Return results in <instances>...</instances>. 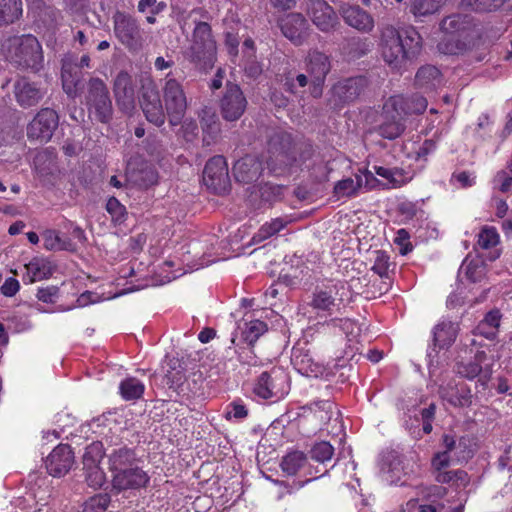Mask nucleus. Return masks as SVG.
I'll use <instances>...</instances> for the list:
<instances>
[{"label":"nucleus","mask_w":512,"mask_h":512,"mask_svg":"<svg viewBox=\"0 0 512 512\" xmlns=\"http://www.w3.org/2000/svg\"><path fill=\"white\" fill-rule=\"evenodd\" d=\"M333 407L334 404L330 400H321L311 403L308 409L320 424H327L332 418Z\"/></svg>","instance_id":"obj_37"},{"label":"nucleus","mask_w":512,"mask_h":512,"mask_svg":"<svg viewBox=\"0 0 512 512\" xmlns=\"http://www.w3.org/2000/svg\"><path fill=\"white\" fill-rule=\"evenodd\" d=\"M495 182L499 185L502 192H506L512 185V176L507 171H500L495 178Z\"/></svg>","instance_id":"obj_63"},{"label":"nucleus","mask_w":512,"mask_h":512,"mask_svg":"<svg viewBox=\"0 0 512 512\" xmlns=\"http://www.w3.org/2000/svg\"><path fill=\"white\" fill-rule=\"evenodd\" d=\"M247 328L243 331L244 341L252 346L258 338L267 331V324L260 320L250 321L245 324Z\"/></svg>","instance_id":"obj_42"},{"label":"nucleus","mask_w":512,"mask_h":512,"mask_svg":"<svg viewBox=\"0 0 512 512\" xmlns=\"http://www.w3.org/2000/svg\"><path fill=\"white\" fill-rule=\"evenodd\" d=\"M307 463V455L299 450L288 452L281 460L280 466L288 476H294Z\"/></svg>","instance_id":"obj_35"},{"label":"nucleus","mask_w":512,"mask_h":512,"mask_svg":"<svg viewBox=\"0 0 512 512\" xmlns=\"http://www.w3.org/2000/svg\"><path fill=\"white\" fill-rule=\"evenodd\" d=\"M500 242L499 234L493 226H484L478 233L476 248L488 250L496 247Z\"/></svg>","instance_id":"obj_41"},{"label":"nucleus","mask_w":512,"mask_h":512,"mask_svg":"<svg viewBox=\"0 0 512 512\" xmlns=\"http://www.w3.org/2000/svg\"><path fill=\"white\" fill-rule=\"evenodd\" d=\"M21 14L20 0H0V26L13 23Z\"/></svg>","instance_id":"obj_36"},{"label":"nucleus","mask_w":512,"mask_h":512,"mask_svg":"<svg viewBox=\"0 0 512 512\" xmlns=\"http://www.w3.org/2000/svg\"><path fill=\"white\" fill-rule=\"evenodd\" d=\"M379 47L384 61L400 68L420 52L421 36L413 27L396 29L388 25L381 29Z\"/></svg>","instance_id":"obj_1"},{"label":"nucleus","mask_w":512,"mask_h":512,"mask_svg":"<svg viewBox=\"0 0 512 512\" xmlns=\"http://www.w3.org/2000/svg\"><path fill=\"white\" fill-rule=\"evenodd\" d=\"M150 482L148 473L139 463L112 473V492L119 494L127 490L146 488Z\"/></svg>","instance_id":"obj_11"},{"label":"nucleus","mask_w":512,"mask_h":512,"mask_svg":"<svg viewBox=\"0 0 512 512\" xmlns=\"http://www.w3.org/2000/svg\"><path fill=\"white\" fill-rule=\"evenodd\" d=\"M373 253L375 258L372 270L382 278L388 277L389 268L392 265L389 255L382 250H376Z\"/></svg>","instance_id":"obj_47"},{"label":"nucleus","mask_w":512,"mask_h":512,"mask_svg":"<svg viewBox=\"0 0 512 512\" xmlns=\"http://www.w3.org/2000/svg\"><path fill=\"white\" fill-rule=\"evenodd\" d=\"M339 12L345 23L358 31L369 32L374 27L371 15L357 5L344 3L340 6Z\"/></svg>","instance_id":"obj_24"},{"label":"nucleus","mask_w":512,"mask_h":512,"mask_svg":"<svg viewBox=\"0 0 512 512\" xmlns=\"http://www.w3.org/2000/svg\"><path fill=\"white\" fill-rule=\"evenodd\" d=\"M12 59L19 65L38 71L43 62L42 48L36 37L24 35L11 40Z\"/></svg>","instance_id":"obj_6"},{"label":"nucleus","mask_w":512,"mask_h":512,"mask_svg":"<svg viewBox=\"0 0 512 512\" xmlns=\"http://www.w3.org/2000/svg\"><path fill=\"white\" fill-rule=\"evenodd\" d=\"M14 93L17 102L23 107L33 106L43 97L41 89L27 78L17 80L14 86Z\"/></svg>","instance_id":"obj_27"},{"label":"nucleus","mask_w":512,"mask_h":512,"mask_svg":"<svg viewBox=\"0 0 512 512\" xmlns=\"http://www.w3.org/2000/svg\"><path fill=\"white\" fill-rule=\"evenodd\" d=\"M59 293L57 286H49L46 288H39L37 292L38 300L44 303H54Z\"/></svg>","instance_id":"obj_56"},{"label":"nucleus","mask_w":512,"mask_h":512,"mask_svg":"<svg viewBox=\"0 0 512 512\" xmlns=\"http://www.w3.org/2000/svg\"><path fill=\"white\" fill-rule=\"evenodd\" d=\"M329 71L330 62L325 54L318 51L309 54L307 72L310 76V92L313 97L321 96L322 85Z\"/></svg>","instance_id":"obj_15"},{"label":"nucleus","mask_w":512,"mask_h":512,"mask_svg":"<svg viewBox=\"0 0 512 512\" xmlns=\"http://www.w3.org/2000/svg\"><path fill=\"white\" fill-rule=\"evenodd\" d=\"M58 126V115L52 109L45 108L37 113L27 128L30 139L47 142Z\"/></svg>","instance_id":"obj_14"},{"label":"nucleus","mask_w":512,"mask_h":512,"mask_svg":"<svg viewBox=\"0 0 512 512\" xmlns=\"http://www.w3.org/2000/svg\"><path fill=\"white\" fill-rule=\"evenodd\" d=\"M113 32L116 39L131 53H138L144 47L143 31L132 15L117 11L113 15Z\"/></svg>","instance_id":"obj_4"},{"label":"nucleus","mask_w":512,"mask_h":512,"mask_svg":"<svg viewBox=\"0 0 512 512\" xmlns=\"http://www.w3.org/2000/svg\"><path fill=\"white\" fill-rule=\"evenodd\" d=\"M450 464V457L446 452H438L434 455L431 461L434 473L445 470Z\"/></svg>","instance_id":"obj_58"},{"label":"nucleus","mask_w":512,"mask_h":512,"mask_svg":"<svg viewBox=\"0 0 512 512\" xmlns=\"http://www.w3.org/2000/svg\"><path fill=\"white\" fill-rule=\"evenodd\" d=\"M509 0H461V7L479 12L495 11Z\"/></svg>","instance_id":"obj_39"},{"label":"nucleus","mask_w":512,"mask_h":512,"mask_svg":"<svg viewBox=\"0 0 512 512\" xmlns=\"http://www.w3.org/2000/svg\"><path fill=\"white\" fill-rule=\"evenodd\" d=\"M284 227L285 226H279V228H275V226H261L259 230L253 234L249 244H259L267 238L276 235L281 230V228Z\"/></svg>","instance_id":"obj_53"},{"label":"nucleus","mask_w":512,"mask_h":512,"mask_svg":"<svg viewBox=\"0 0 512 512\" xmlns=\"http://www.w3.org/2000/svg\"><path fill=\"white\" fill-rule=\"evenodd\" d=\"M441 84V73L434 66H424L416 74V85L426 91L434 90Z\"/></svg>","instance_id":"obj_34"},{"label":"nucleus","mask_w":512,"mask_h":512,"mask_svg":"<svg viewBox=\"0 0 512 512\" xmlns=\"http://www.w3.org/2000/svg\"><path fill=\"white\" fill-rule=\"evenodd\" d=\"M367 86V80L364 77H355L344 80L334 87V92L344 101H352L357 98Z\"/></svg>","instance_id":"obj_31"},{"label":"nucleus","mask_w":512,"mask_h":512,"mask_svg":"<svg viewBox=\"0 0 512 512\" xmlns=\"http://www.w3.org/2000/svg\"><path fill=\"white\" fill-rule=\"evenodd\" d=\"M403 469L402 456L395 450H389L382 455V470L391 473L392 476L399 477Z\"/></svg>","instance_id":"obj_38"},{"label":"nucleus","mask_w":512,"mask_h":512,"mask_svg":"<svg viewBox=\"0 0 512 512\" xmlns=\"http://www.w3.org/2000/svg\"><path fill=\"white\" fill-rule=\"evenodd\" d=\"M459 326L452 321H442L434 327L433 344L439 349L449 348L456 340Z\"/></svg>","instance_id":"obj_29"},{"label":"nucleus","mask_w":512,"mask_h":512,"mask_svg":"<svg viewBox=\"0 0 512 512\" xmlns=\"http://www.w3.org/2000/svg\"><path fill=\"white\" fill-rule=\"evenodd\" d=\"M410 235L405 229H400L397 232V236L394 239L396 245H398L399 252L401 255H406L412 251V244L409 241Z\"/></svg>","instance_id":"obj_55"},{"label":"nucleus","mask_w":512,"mask_h":512,"mask_svg":"<svg viewBox=\"0 0 512 512\" xmlns=\"http://www.w3.org/2000/svg\"><path fill=\"white\" fill-rule=\"evenodd\" d=\"M247 107V100L238 85H227L221 100V112L228 121L239 119Z\"/></svg>","instance_id":"obj_18"},{"label":"nucleus","mask_w":512,"mask_h":512,"mask_svg":"<svg viewBox=\"0 0 512 512\" xmlns=\"http://www.w3.org/2000/svg\"><path fill=\"white\" fill-rule=\"evenodd\" d=\"M473 395L468 388L458 389L450 398L449 403L456 407H469L472 404Z\"/></svg>","instance_id":"obj_51"},{"label":"nucleus","mask_w":512,"mask_h":512,"mask_svg":"<svg viewBox=\"0 0 512 512\" xmlns=\"http://www.w3.org/2000/svg\"><path fill=\"white\" fill-rule=\"evenodd\" d=\"M238 360L242 364L248 366H255L257 364V357L251 348H240L238 351Z\"/></svg>","instance_id":"obj_61"},{"label":"nucleus","mask_w":512,"mask_h":512,"mask_svg":"<svg viewBox=\"0 0 512 512\" xmlns=\"http://www.w3.org/2000/svg\"><path fill=\"white\" fill-rule=\"evenodd\" d=\"M273 381L271 375L268 372H263L257 380V383L254 387V393L263 399H270L273 397Z\"/></svg>","instance_id":"obj_45"},{"label":"nucleus","mask_w":512,"mask_h":512,"mask_svg":"<svg viewBox=\"0 0 512 512\" xmlns=\"http://www.w3.org/2000/svg\"><path fill=\"white\" fill-rule=\"evenodd\" d=\"M262 162V160L251 155L239 159L233 168L236 180L243 183L257 180L263 171Z\"/></svg>","instance_id":"obj_25"},{"label":"nucleus","mask_w":512,"mask_h":512,"mask_svg":"<svg viewBox=\"0 0 512 512\" xmlns=\"http://www.w3.org/2000/svg\"><path fill=\"white\" fill-rule=\"evenodd\" d=\"M140 104L146 119L150 123H153L156 126L164 124L165 112L159 92L152 82L147 86H143Z\"/></svg>","instance_id":"obj_16"},{"label":"nucleus","mask_w":512,"mask_h":512,"mask_svg":"<svg viewBox=\"0 0 512 512\" xmlns=\"http://www.w3.org/2000/svg\"><path fill=\"white\" fill-rule=\"evenodd\" d=\"M464 264H466L465 274L471 282H480L485 277L486 267L483 260H471L467 262L466 259Z\"/></svg>","instance_id":"obj_46"},{"label":"nucleus","mask_w":512,"mask_h":512,"mask_svg":"<svg viewBox=\"0 0 512 512\" xmlns=\"http://www.w3.org/2000/svg\"><path fill=\"white\" fill-rule=\"evenodd\" d=\"M439 4V0H414L411 11L416 16H426L436 12Z\"/></svg>","instance_id":"obj_48"},{"label":"nucleus","mask_w":512,"mask_h":512,"mask_svg":"<svg viewBox=\"0 0 512 512\" xmlns=\"http://www.w3.org/2000/svg\"><path fill=\"white\" fill-rule=\"evenodd\" d=\"M291 146L290 135L285 133H278L272 136L268 143L267 156L265 162L267 169L279 175L283 173L285 167L290 163L291 156L289 154Z\"/></svg>","instance_id":"obj_8"},{"label":"nucleus","mask_w":512,"mask_h":512,"mask_svg":"<svg viewBox=\"0 0 512 512\" xmlns=\"http://www.w3.org/2000/svg\"><path fill=\"white\" fill-rule=\"evenodd\" d=\"M482 371V367L478 362L470 361L468 363H460L457 365V372L467 379L476 378Z\"/></svg>","instance_id":"obj_52"},{"label":"nucleus","mask_w":512,"mask_h":512,"mask_svg":"<svg viewBox=\"0 0 512 512\" xmlns=\"http://www.w3.org/2000/svg\"><path fill=\"white\" fill-rule=\"evenodd\" d=\"M110 501L111 497L109 494H96L85 501L83 512H105L110 504Z\"/></svg>","instance_id":"obj_43"},{"label":"nucleus","mask_w":512,"mask_h":512,"mask_svg":"<svg viewBox=\"0 0 512 512\" xmlns=\"http://www.w3.org/2000/svg\"><path fill=\"white\" fill-rule=\"evenodd\" d=\"M404 117L410 113H422L427 108V100L415 95L408 101L403 99Z\"/></svg>","instance_id":"obj_50"},{"label":"nucleus","mask_w":512,"mask_h":512,"mask_svg":"<svg viewBox=\"0 0 512 512\" xmlns=\"http://www.w3.org/2000/svg\"><path fill=\"white\" fill-rule=\"evenodd\" d=\"M216 53V45L211 36L210 26L205 22L196 25L193 33V44L189 57L192 62L203 69L211 68Z\"/></svg>","instance_id":"obj_5"},{"label":"nucleus","mask_w":512,"mask_h":512,"mask_svg":"<svg viewBox=\"0 0 512 512\" xmlns=\"http://www.w3.org/2000/svg\"><path fill=\"white\" fill-rule=\"evenodd\" d=\"M378 118L375 130L381 137L394 140L401 136L405 130L403 97L397 95L388 98Z\"/></svg>","instance_id":"obj_3"},{"label":"nucleus","mask_w":512,"mask_h":512,"mask_svg":"<svg viewBox=\"0 0 512 512\" xmlns=\"http://www.w3.org/2000/svg\"><path fill=\"white\" fill-rule=\"evenodd\" d=\"M44 247L51 251H74L76 249L72 238L55 229H46L43 234Z\"/></svg>","instance_id":"obj_32"},{"label":"nucleus","mask_w":512,"mask_h":512,"mask_svg":"<svg viewBox=\"0 0 512 512\" xmlns=\"http://www.w3.org/2000/svg\"><path fill=\"white\" fill-rule=\"evenodd\" d=\"M292 364L294 368L307 377H322L328 376L329 373L326 370V367L315 361V359L311 356L309 350H304L302 348H294L291 357Z\"/></svg>","instance_id":"obj_23"},{"label":"nucleus","mask_w":512,"mask_h":512,"mask_svg":"<svg viewBox=\"0 0 512 512\" xmlns=\"http://www.w3.org/2000/svg\"><path fill=\"white\" fill-rule=\"evenodd\" d=\"M74 464V453L68 444H59L47 456L45 466L53 477L66 475Z\"/></svg>","instance_id":"obj_17"},{"label":"nucleus","mask_w":512,"mask_h":512,"mask_svg":"<svg viewBox=\"0 0 512 512\" xmlns=\"http://www.w3.org/2000/svg\"><path fill=\"white\" fill-rule=\"evenodd\" d=\"M88 110L91 115L101 122H108L112 115V102L109 92L100 79H92L89 82L87 96Z\"/></svg>","instance_id":"obj_10"},{"label":"nucleus","mask_w":512,"mask_h":512,"mask_svg":"<svg viewBox=\"0 0 512 512\" xmlns=\"http://www.w3.org/2000/svg\"><path fill=\"white\" fill-rule=\"evenodd\" d=\"M120 393L125 400L139 399L144 393V385L136 378H127L120 384Z\"/></svg>","instance_id":"obj_40"},{"label":"nucleus","mask_w":512,"mask_h":512,"mask_svg":"<svg viewBox=\"0 0 512 512\" xmlns=\"http://www.w3.org/2000/svg\"><path fill=\"white\" fill-rule=\"evenodd\" d=\"M29 283L48 279L53 274V266L44 258L35 257L25 265Z\"/></svg>","instance_id":"obj_33"},{"label":"nucleus","mask_w":512,"mask_h":512,"mask_svg":"<svg viewBox=\"0 0 512 512\" xmlns=\"http://www.w3.org/2000/svg\"><path fill=\"white\" fill-rule=\"evenodd\" d=\"M114 94L117 105L125 113H131L135 108V90L131 76L120 72L114 81Z\"/></svg>","instance_id":"obj_22"},{"label":"nucleus","mask_w":512,"mask_h":512,"mask_svg":"<svg viewBox=\"0 0 512 512\" xmlns=\"http://www.w3.org/2000/svg\"><path fill=\"white\" fill-rule=\"evenodd\" d=\"M162 90L169 121L172 125H178L182 121L188 106L183 86L176 79L168 78Z\"/></svg>","instance_id":"obj_7"},{"label":"nucleus","mask_w":512,"mask_h":512,"mask_svg":"<svg viewBox=\"0 0 512 512\" xmlns=\"http://www.w3.org/2000/svg\"><path fill=\"white\" fill-rule=\"evenodd\" d=\"M103 455V444L97 441L86 447L82 457L85 481L95 489L101 488L106 481V474L100 467Z\"/></svg>","instance_id":"obj_9"},{"label":"nucleus","mask_w":512,"mask_h":512,"mask_svg":"<svg viewBox=\"0 0 512 512\" xmlns=\"http://www.w3.org/2000/svg\"><path fill=\"white\" fill-rule=\"evenodd\" d=\"M137 463H140V459L137 457L135 450L126 445L113 448L108 454L109 471L111 473Z\"/></svg>","instance_id":"obj_28"},{"label":"nucleus","mask_w":512,"mask_h":512,"mask_svg":"<svg viewBox=\"0 0 512 512\" xmlns=\"http://www.w3.org/2000/svg\"><path fill=\"white\" fill-rule=\"evenodd\" d=\"M248 201L251 205L257 206V209L270 205L282 196V186L265 183L259 186H253Z\"/></svg>","instance_id":"obj_26"},{"label":"nucleus","mask_w":512,"mask_h":512,"mask_svg":"<svg viewBox=\"0 0 512 512\" xmlns=\"http://www.w3.org/2000/svg\"><path fill=\"white\" fill-rule=\"evenodd\" d=\"M283 35L295 45H301L308 37V23L299 13L287 14L280 20Z\"/></svg>","instance_id":"obj_21"},{"label":"nucleus","mask_w":512,"mask_h":512,"mask_svg":"<svg viewBox=\"0 0 512 512\" xmlns=\"http://www.w3.org/2000/svg\"><path fill=\"white\" fill-rule=\"evenodd\" d=\"M440 28L444 37L439 42L438 49L443 54L455 55L464 52L475 36V24L469 15L448 16L442 20Z\"/></svg>","instance_id":"obj_2"},{"label":"nucleus","mask_w":512,"mask_h":512,"mask_svg":"<svg viewBox=\"0 0 512 512\" xmlns=\"http://www.w3.org/2000/svg\"><path fill=\"white\" fill-rule=\"evenodd\" d=\"M20 285L15 278H8L1 286V293L4 296L12 297L19 291Z\"/></svg>","instance_id":"obj_62"},{"label":"nucleus","mask_w":512,"mask_h":512,"mask_svg":"<svg viewBox=\"0 0 512 512\" xmlns=\"http://www.w3.org/2000/svg\"><path fill=\"white\" fill-rule=\"evenodd\" d=\"M107 211L116 220H121V216L124 214V206L116 199L111 198L107 202Z\"/></svg>","instance_id":"obj_60"},{"label":"nucleus","mask_w":512,"mask_h":512,"mask_svg":"<svg viewBox=\"0 0 512 512\" xmlns=\"http://www.w3.org/2000/svg\"><path fill=\"white\" fill-rule=\"evenodd\" d=\"M377 179L372 171L364 170L354 177L345 178L336 183L334 192L338 197H349L354 195L360 188L373 189L376 187Z\"/></svg>","instance_id":"obj_20"},{"label":"nucleus","mask_w":512,"mask_h":512,"mask_svg":"<svg viewBox=\"0 0 512 512\" xmlns=\"http://www.w3.org/2000/svg\"><path fill=\"white\" fill-rule=\"evenodd\" d=\"M442 446L444 447L443 452H446L447 455H449V453L454 451L456 448L465 447V437H461L456 441L454 436L444 434L442 437Z\"/></svg>","instance_id":"obj_57"},{"label":"nucleus","mask_w":512,"mask_h":512,"mask_svg":"<svg viewBox=\"0 0 512 512\" xmlns=\"http://www.w3.org/2000/svg\"><path fill=\"white\" fill-rule=\"evenodd\" d=\"M374 171L382 178L380 181L377 179L376 186L379 184L386 188H397L410 180L408 173L399 168L374 166Z\"/></svg>","instance_id":"obj_30"},{"label":"nucleus","mask_w":512,"mask_h":512,"mask_svg":"<svg viewBox=\"0 0 512 512\" xmlns=\"http://www.w3.org/2000/svg\"><path fill=\"white\" fill-rule=\"evenodd\" d=\"M307 12L314 25L323 32L333 30L338 24L333 8L324 0H308Z\"/></svg>","instance_id":"obj_19"},{"label":"nucleus","mask_w":512,"mask_h":512,"mask_svg":"<svg viewBox=\"0 0 512 512\" xmlns=\"http://www.w3.org/2000/svg\"><path fill=\"white\" fill-rule=\"evenodd\" d=\"M501 313L498 309H494V310H491L489 311L484 319L482 321H480V323L482 324H486V326H489V328H491L492 330H494L495 332L498 333V329L500 327V322H501Z\"/></svg>","instance_id":"obj_59"},{"label":"nucleus","mask_w":512,"mask_h":512,"mask_svg":"<svg viewBox=\"0 0 512 512\" xmlns=\"http://www.w3.org/2000/svg\"><path fill=\"white\" fill-rule=\"evenodd\" d=\"M133 181L138 183L140 186L148 187L157 182V172L151 166H145L138 173L132 176Z\"/></svg>","instance_id":"obj_49"},{"label":"nucleus","mask_w":512,"mask_h":512,"mask_svg":"<svg viewBox=\"0 0 512 512\" xmlns=\"http://www.w3.org/2000/svg\"><path fill=\"white\" fill-rule=\"evenodd\" d=\"M334 454L333 446L327 441H320L315 443L310 449V456L313 460L325 463L331 460Z\"/></svg>","instance_id":"obj_44"},{"label":"nucleus","mask_w":512,"mask_h":512,"mask_svg":"<svg viewBox=\"0 0 512 512\" xmlns=\"http://www.w3.org/2000/svg\"><path fill=\"white\" fill-rule=\"evenodd\" d=\"M399 211L401 212L402 215L405 216L406 220H420V218L417 216V209L413 203H402L399 207Z\"/></svg>","instance_id":"obj_64"},{"label":"nucleus","mask_w":512,"mask_h":512,"mask_svg":"<svg viewBox=\"0 0 512 512\" xmlns=\"http://www.w3.org/2000/svg\"><path fill=\"white\" fill-rule=\"evenodd\" d=\"M78 82L79 80L74 78L71 72L64 67L62 70V85L67 95L75 96Z\"/></svg>","instance_id":"obj_54"},{"label":"nucleus","mask_w":512,"mask_h":512,"mask_svg":"<svg viewBox=\"0 0 512 512\" xmlns=\"http://www.w3.org/2000/svg\"><path fill=\"white\" fill-rule=\"evenodd\" d=\"M203 184L217 194L225 193L230 185L228 165L224 157L215 156L205 165Z\"/></svg>","instance_id":"obj_12"},{"label":"nucleus","mask_w":512,"mask_h":512,"mask_svg":"<svg viewBox=\"0 0 512 512\" xmlns=\"http://www.w3.org/2000/svg\"><path fill=\"white\" fill-rule=\"evenodd\" d=\"M346 294L344 284L330 282L316 287L308 304L315 310L331 312L344 301Z\"/></svg>","instance_id":"obj_13"}]
</instances>
